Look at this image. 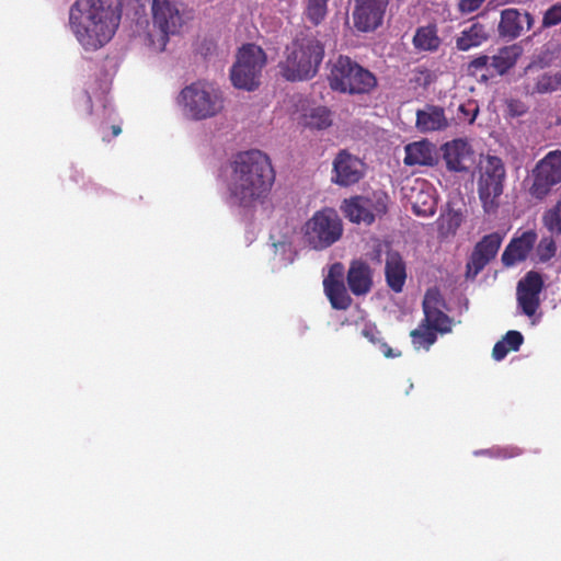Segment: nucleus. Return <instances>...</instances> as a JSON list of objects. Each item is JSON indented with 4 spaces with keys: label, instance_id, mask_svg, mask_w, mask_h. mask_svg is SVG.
<instances>
[{
    "label": "nucleus",
    "instance_id": "12",
    "mask_svg": "<svg viewBox=\"0 0 561 561\" xmlns=\"http://www.w3.org/2000/svg\"><path fill=\"white\" fill-rule=\"evenodd\" d=\"M366 174V163L346 149L340 150L332 163L331 181L341 186L348 187L357 184Z\"/></svg>",
    "mask_w": 561,
    "mask_h": 561
},
{
    "label": "nucleus",
    "instance_id": "16",
    "mask_svg": "<svg viewBox=\"0 0 561 561\" xmlns=\"http://www.w3.org/2000/svg\"><path fill=\"white\" fill-rule=\"evenodd\" d=\"M502 236L499 232H492L484 236L473 248V251L467 262V277L474 278L484 267L496 256L502 244Z\"/></svg>",
    "mask_w": 561,
    "mask_h": 561
},
{
    "label": "nucleus",
    "instance_id": "30",
    "mask_svg": "<svg viewBox=\"0 0 561 561\" xmlns=\"http://www.w3.org/2000/svg\"><path fill=\"white\" fill-rule=\"evenodd\" d=\"M437 332L430 327H423V322H420L419 328L412 330L410 336L415 347L428 350L436 342Z\"/></svg>",
    "mask_w": 561,
    "mask_h": 561
},
{
    "label": "nucleus",
    "instance_id": "2",
    "mask_svg": "<svg viewBox=\"0 0 561 561\" xmlns=\"http://www.w3.org/2000/svg\"><path fill=\"white\" fill-rule=\"evenodd\" d=\"M122 12V0H77L69 12L70 28L85 50L94 51L112 39Z\"/></svg>",
    "mask_w": 561,
    "mask_h": 561
},
{
    "label": "nucleus",
    "instance_id": "47",
    "mask_svg": "<svg viewBox=\"0 0 561 561\" xmlns=\"http://www.w3.org/2000/svg\"><path fill=\"white\" fill-rule=\"evenodd\" d=\"M363 335L365 337H367L369 341L374 342V333H373L371 329H368V328L364 329L363 330Z\"/></svg>",
    "mask_w": 561,
    "mask_h": 561
},
{
    "label": "nucleus",
    "instance_id": "7",
    "mask_svg": "<svg viewBox=\"0 0 561 561\" xmlns=\"http://www.w3.org/2000/svg\"><path fill=\"white\" fill-rule=\"evenodd\" d=\"M343 232L342 220L333 208H323L304 226L306 243L314 250H323L336 242Z\"/></svg>",
    "mask_w": 561,
    "mask_h": 561
},
{
    "label": "nucleus",
    "instance_id": "41",
    "mask_svg": "<svg viewBox=\"0 0 561 561\" xmlns=\"http://www.w3.org/2000/svg\"><path fill=\"white\" fill-rule=\"evenodd\" d=\"M491 62V58L486 55H480L473 58L467 66V71L469 75H477L478 71L486 68V66Z\"/></svg>",
    "mask_w": 561,
    "mask_h": 561
},
{
    "label": "nucleus",
    "instance_id": "8",
    "mask_svg": "<svg viewBox=\"0 0 561 561\" xmlns=\"http://www.w3.org/2000/svg\"><path fill=\"white\" fill-rule=\"evenodd\" d=\"M265 64L266 55L260 46L243 45L230 71L232 84L238 89L255 90L260 84V75Z\"/></svg>",
    "mask_w": 561,
    "mask_h": 561
},
{
    "label": "nucleus",
    "instance_id": "31",
    "mask_svg": "<svg viewBox=\"0 0 561 561\" xmlns=\"http://www.w3.org/2000/svg\"><path fill=\"white\" fill-rule=\"evenodd\" d=\"M542 224L551 233L561 234V209L557 204L543 213Z\"/></svg>",
    "mask_w": 561,
    "mask_h": 561
},
{
    "label": "nucleus",
    "instance_id": "23",
    "mask_svg": "<svg viewBox=\"0 0 561 561\" xmlns=\"http://www.w3.org/2000/svg\"><path fill=\"white\" fill-rule=\"evenodd\" d=\"M488 39L489 33L485 26L476 22L460 32L459 36L456 38V48L460 51H467L481 46Z\"/></svg>",
    "mask_w": 561,
    "mask_h": 561
},
{
    "label": "nucleus",
    "instance_id": "1",
    "mask_svg": "<svg viewBox=\"0 0 561 561\" xmlns=\"http://www.w3.org/2000/svg\"><path fill=\"white\" fill-rule=\"evenodd\" d=\"M275 181L267 154L260 150L239 152L230 162L227 187L230 199L239 207L252 208L263 203Z\"/></svg>",
    "mask_w": 561,
    "mask_h": 561
},
{
    "label": "nucleus",
    "instance_id": "18",
    "mask_svg": "<svg viewBox=\"0 0 561 561\" xmlns=\"http://www.w3.org/2000/svg\"><path fill=\"white\" fill-rule=\"evenodd\" d=\"M346 282L354 296H366L374 285L371 267L362 260L352 261L346 274Z\"/></svg>",
    "mask_w": 561,
    "mask_h": 561
},
{
    "label": "nucleus",
    "instance_id": "36",
    "mask_svg": "<svg viewBox=\"0 0 561 561\" xmlns=\"http://www.w3.org/2000/svg\"><path fill=\"white\" fill-rule=\"evenodd\" d=\"M436 202L432 195H427L426 201H422L420 205L419 198L413 203V210L416 215H433L435 213Z\"/></svg>",
    "mask_w": 561,
    "mask_h": 561
},
{
    "label": "nucleus",
    "instance_id": "39",
    "mask_svg": "<svg viewBox=\"0 0 561 561\" xmlns=\"http://www.w3.org/2000/svg\"><path fill=\"white\" fill-rule=\"evenodd\" d=\"M462 222V216L458 211H449L443 217V227H446L448 232L455 233Z\"/></svg>",
    "mask_w": 561,
    "mask_h": 561
},
{
    "label": "nucleus",
    "instance_id": "32",
    "mask_svg": "<svg viewBox=\"0 0 561 561\" xmlns=\"http://www.w3.org/2000/svg\"><path fill=\"white\" fill-rule=\"evenodd\" d=\"M433 79L434 77L432 71L426 67L421 66L412 69L409 77V82L414 88L426 89L433 82Z\"/></svg>",
    "mask_w": 561,
    "mask_h": 561
},
{
    "label": "nucleus",
    "instance_id": "25",
    "mask_svg": "<svg viewBox=\"0 0 561 561\" xmlns=\"http://www.w3.org/2000/svg\"><path fill=\"white\" fill-rule=\"evenodd\" d=\"M332 123V112L325 106L312 107L301 117V124L311 130L327 129Z\"/></svg>",
    "mask_w": 561,
    "mask_h": 561
},
{
    "label": "nucleus",
    "instance_id": "20",
    "mask_svg": "<svg viewBox=\"0 0 561 561\" xmlns=\"http://www.w3.org/2000/svg\"><path fill=\"white\" fill-rule=\"evenodd\" d=\"M443 158L446 167L453 172H463L468 170L467 162L471 158V148L463 139H454L443 146Z\"/></svg>",
    "mask_w": 561,
    "mask_h": 561
},
{
    "label": "nucleus",
    "instance_id": "3",
    "mask_svg": "<svg viewBox=\"0 0 561 561\" xmlns=\"http://www.w3.org/2000/svg\"><path fill=\"white\" fill-rule=\"evenodd\" d=\"M324 57V46L314 36H297L286 47L285 59L280 61L282 76L288 81H304L313 78Z\"/></svg>",
    "mask_w": 561,
    "mask_h": 561
},
{
    "label": "nucleus",
    "instance_id": "43",
    "mask_svg": "<svg viewBox=\"0 0 561 561\" xmlns=\"http://www.w3.org/2000/svg\"><path fill=\"white\" fill-rule=\"evenodd\" d=\"M508 113L513 117L522 116L526 113V106L520 101L512 100L508 105Z\"/></svg>",
    "mask_w": 561,
    "mask_h": 561
},
{
    "label": "nucleus",
    "instance_id": "11",
    "mask_svg": "<svg viewBox=\"0 0 561 561\" xmlns=\"http://www.w3.org/2000/svg\"><path fill=\"white\" fill-rule=\"evenodd\" d=\"M389 7V0H353V27L359 33H371L379 28Z\"/></svg>",
    "mask_w": 561,
    "mask_h": 561
},
{
    "label": "nucleus",
    "instance_id": "46",
    "mask_svg": "<svg viewBox=\"0 0 561 561\" xmlns=\"http://www.w3.org/2000/svg\"><path fill=\"white\" fill-rule=\"evenodd\" d=\"M382 347H383V355L388 358H392V357L400 355V353H394L393 350L390 346H388L387 344H383Z\"/></svg>",
    "mask_w": 561,
    "mask_h": 561
},
{
    "label": "nucleus",
    "instance_id": "35",
    "mask_svg": "<svg viewBox=\"0 0 561 561\" xmlns=\"http://www.w3.org/2000/svg\"><path fill=\"white\" fill-rule=\"evenodd\" d=\"M536 90L539 93H548L560 90L559 83L556 80V73L552 76H542L536 84Z\"/></svg>",
    "mask_w": 561,
    "mask_h": 561
},
{
    "label": "nucleus",
    "instance_id": "27",
    "mask_svg": "<svg viewBox=\"0 0 561 561\" xmlns=\"http://www.w3.org/2000/svg\"><path fill=\"white\" fill-rule=\"evenodd\" d=\"M530 249V242H527L524 239H513L502 253L501 260L503 265L511 267L516 263L525 261Z\"/></svg>",
    "mask_w": 561,
    "mask_h": 561
},
{
    "label": "nucleus",
    "instance_id": "45",
    "mask_svg": "<svg viewBox=\"0 0 561 561\" xmlns=\"http://www.w3.org/2000/svg\"><path fill=\"white\" fill-rule=\"evenodd\" d=\"M522 455V449L518 447L504 448L499 453L503 458H512Z\"/></svg>",
    "mask_w": 561,
    "mask_h": 561
},
{
    "label": "nucleus",
    "instance_id": "5",
    "mask_svg": "<svg viewBox=\"0 0 561 561\" xmlns=\"http://www.w3.org/2000/svg\"><path fill=\"white\" fill-rule=\"evenodd\" d=\"M506 170L504 162L496 156H488L480 168L478 195L484 213L496 214L504 191Z\"/></svg>",
    "mask_w": 561,
    "mask_h": 561
},
{
    "label": "nucleus",
    "instance_id": "6",
    "mask_svg": "<svg viewBox=\"0 0 561 561\" xmlns=\"http://www.w3.org/2000/svg\"><path fill=\"white\" fill-rule=\"evenodd\" d=\"M180 102L195 119L216 116L224 108V99L219 90L211 84L195 82L180 93Z\"/></svg>",
    "mask_w": 561,
    "mask_h": 561
},
{
    "label": "nucleus",
    "instance_id": "37",
    "mask_svg": "<svg viewBox=\"0 0 561 561\" xmlns=\"http://www.w3.org/2000/svg\"><path fill=\"white\" fill-rule=\"evenodd\" d=\"M556 243L552 239L542 240L538 245V254L541 262H547L556 254Z\"/></svg>",
    "mask_w": 561,
    "mask_h": 561
},
{
    "label": "nucleus",
    "instance_id": "4",
    "mask_svg": "<svg viewBox=\"0 0 561 561\" xmlns=\"http://www.w3.org/2000/svg\"><path fill=\"white\" fill-rule=\"evenodd\" d=\"M328 81L333 91L352 95L369 93L377 85L373 72L344 55L331 62Z\"/></svg>",
    "mask_w": 561,
    "mask_h": 561
},
{
    "label": "nucleus",
    "instance_id": "34",
    "mask_svg": "<svg viewBox=\"0 0 561 561\" xmlns=\"http://www.w3.org/2000/svg\"><path fill=\"white\" fill-rule=\"evenodd\" d=\"M459 112V119L463 122H468L469 124H472L476 121V117L479 113V107L473 102H468L466 104H460L458 107Z\"/></svg>",
    "mask_w": 561,
    "mask_h": 561
},
{
    "label": "nucleus",
    "instance_id": "49",
    "mask_svg": "<svg viewBox=\"0 0 561 561\" xmlns=\"http://www.w3.org/2000/svg\"><path fill=\"white\" fill-rule=\"evenodd\" d=\"M556 80H557V83H559V87L561 90V70L556 72Z\"/></svg>",
    "mask_w": 561,
    "mask_h": 561
},
{
    "label": "nucleus",
    "instance_id": "42",
    "mask_svg": "<svg viewBox=\"0 0 561 561\" xmlns=\"http://www.w3.org/2000/svg\"><path fill=\"white\" fill-rule=\"evenodd\" d=\"M485 0H459L458 10L462 14H469L477 11Z\"/></svg>",
    "mask_w": 561,
    "mask_h": 561
},
{
    "label": "nucleus",
    "instance_id": "9",
    "mask_svg": "<svg viewBox=\"0 0 561 561\" xmlns=\"http://www.w3.org/2000/svg\"><path fill=\"white\" fill-rule=\"evenodd\" d=\"M389 202V195L377 190L366 196L356 195L344 199L342 210L352 222L371 225L376 218L387 214Z\"/></svg>",
    "mask_w": 561,
    "mask_h": 561
},
{
    "label": "nucleus",
    "instance_id": "19",
    "mask_svg": "<svg viewBox=\"0 0 561 561\" xmlns=\"http://www.w3.org/2000/svg\"><path fill=\"white\" fill-rule=\"evenodd\" d=\"M385 278L387 286L393 293H401L407 280V264L396 250H388L385 260Z\"/></svg>",
    "mask_w": 561,
    "mask_h": 561
},
{
    "label": "nucleus",
    "instance_id": "26",
    "mask_svg": "<svg viewBox=\"0 0 561 561\" xmlns=\"http://www.w3.org/2000/svg\"><path fill=\"white\" fill-rule=\"evenodd\" d=\"M324 294L334 310H347L353 299L347 293V288L344 283H329L323 286Z\"/></svg>",
    "mask_w": 561,
    "mask_h": 561
},
{
    "label": "nucleus",
    "instance_id": "48",
    "mask_svg": "<svg viewBox=\"0 0 561 561\" xmlns=\"http://www.w3.org/2000/svg\"><path fill=\"white\" fill-rule=\"evenodd\" d=\"M111 130H112V136L113 137H116V136H118L122 133V128H121L119 125H112L111 126Z\"/></svg>",
    "mask_w": 561,
    "mask_h": 561
},
{
    "label": "nucleus",
    "instance_id": "33",
    "mask_svg": "<svg viewBox=\"0 0 561 561\" xmlns=\"http://www.w3.org/2000/svg\"><path fill=\"white\" fill-rule=\"evenodd\" d=\"M561 23V2L551 5L542 16L541 27L549 28Z\"/></svg>",
    "mask_w": 561,
    "mask_h": 561
},
{
    "label": "nucleus",
    "instance_id": "50",
    "mask_svg": "<svg viewBox=\"0 0 561 561\" xmlns=\"http://www.w3.org/2000/svg\"><path fill=\"white\" fill-rule=\"evenodd\" d=\"M102 139H103L104 141H108V140H110V138H107L106 136H103V138H102Z\"/></svg>",
    "mask_w": 561,
    "mask_h": 561
},
{
    "label": "nucleus",
    "instance_id": "10",
    "mask_svg": "<svg viewBox=\"0 0 561 561\" xmlns=\"http://www.w3.org/2000/svg\"><path fill=\"white\" fill-rule=\"evenodd\" d=\"M559 183H561V150H553L539 160L533 169L528 193L533 198L542 201Z\"/></svg>",
    "mask_w": 561,
    "mask_h": 561
},
{
    "label": "nucleus",
    "instance_id": "14",
    "mask_svg": "<svg viewBox=\"0 0 561 561\" xmlns=\"http://www.w3.org/2000/svg\"><path fill=\"white\" fill-rule=\"evenodd\" d=\"M545 288L542 275L537 271L527 272L517 283L516 300L522 313L533 317L540 307V294Z\"/></svg>",
    "mask_w": 561,
    "mask_h": 561
},
{
    "label": "nucleus",
    "instance_id": "24",
    "mask_svg": "<svg viewBox=\"0 0 561 561\" xmlns=\"http://www.w3.org/2000/svg\"><path fill=\"white\" fill-rule=\"evenodd\" d=\"M522 51V47L517 44L504 46L491 57L490 67L495 73L503 76L516 65Z\"/></svg>",
    "mask_w": 561,
    "mask_h": 561
},
{
    "label": "nucleus",
    "instance_id": "21",
    "mask_svg": "<svg viewBox=\"0 0 561 561\" xmlns=\"http://www.w3.org/2000/svg\"><path fill=\"white\" fill-rule=\"evenodd\" d=\"M448 126L443 107L427 105L416 112V127L422 133L442 130Z\"/></svg>",
    "mask_w": 561,
    "mask_h": 561
},
{
    "label": "nucleus",
    "instance_id": "15",
    "mask_svg": "<svg viewBox=\"0 0 561 561\" xmlns=\"http://www.w3.org/2000/svg\"><path fill=\"white\" fill-rule=\"evenodd\" d=\"M446 304L438 288H428L424 295L422 308L424 312L423 327H430L439 333L451 331L453 320L444 312Z\"/></svg>",
    "mask_w": 561,
    "mask_h": 561
},
{
    "label": "nucleus",
    "instance_id": "40",
    "mask_svg": "<svg viewBox=\"0 0 561 561\" xmlns=\"http://www.w3.org/2000/svg\"><path fill=\"white\" fill-rule=\"evenodd\" d=\"M503 342H505L506 346L511 351H518L520 345L524 342V336L519 331L511 330L508 331L504 337L502 339Z\"/></svg>",
    "mask_w": 561,
    "mask_h": 561
},
{
    "label": "nucleus",
    "instance_id": "29",
    "mask_svg": "<svg viewBox=\"0 0 561 561\" xmlns=\"http://www.w3.org/2000/svg\"><path fill=\"white\" fill-rule=\"evenodd\" d=\"M329 0H305L304 14L313 25H319L328 14Z\"/></svg>",
    "mask_w": 561,
    "mask_h": 561
},
{
    "label": "nucleus",
    "instance_id": "17",
    "mask_svg": "<svg viewBox=\"0 0 561 561\" xmlns=\"http://www.w3.org/2000/svg\"><path fill=\"white\" fill-rule=\"evenodd\" d=\"M534 25V18L526 11H519L515 8L504 9L501 12L497 26L499 35L503 38L515 39L519 37L525 30H530Z\"/></svg>",
    "mask_w": 561,
    "mask_h": 561
},
{
    "label": "nucleus",
    "instance_id": "22",
    "mask_svg": "<svg viewBox=\"0 0 561 561\" xmlns=\"http://www.w3.org/2000/svg\"><path fill=\"white\" fill-rule=\"evenodd\" d=\"M404 163L407 165H434L436 154L434 146L427 141H416L405 147Z\"/></svg>",
    "mask_w": 561,
    "mask_h": 561
},
{
    "label": "nucleus",
    "instance_id": "28",
    "mask_svg": "<svg viewBox=\"0 0 561 561\" xmlns=\"http://www.w3.org/2000/svg\"><path fill=\"white\" fill-rule=\"evenodd\" d=\"M413 45L419 50L435 51L440 46V38L437 35L435 25L421 26L413 37Z\"/></svg>",
    "mask_w": 561,
    "mask_h": 561
},
{
    "label": "nucleus",
    "instance_id": "13",
    "mask_svg": "<svg viewBox=\"0 0 561 561\" xmlns=\"http://www.w3.org/2000/svg\"><path fill=\"white\" fill-rule=\"evenodd\" d=\"M151 12L153 26L161 33L160 42L163 49L169 36L180 31L183 18L176 3L172 0H152Z\"/></svg>",
    "mask_w": 561,
    "mask_h": 561
},
{
    "label": "nucleus",
    "instance_id": "44",
    "mask_svg": "<svg viewBox=\"0 0 561 561\" xmlns=\"http://www.w3.org/2000/svg\"><path fill=\"white\" fill-rule=\"evenodd\" d=\"M510 351L511 350L506 346L505 342H503L501 340L495 343L493 351H492V356L496 360H502L503 358H505V356L507 355V353Z\"/></svg>",
    "mask_w": 561,
    "mask_h": 561
},
{
    "label": "nucleus",
    "instance_id": "38",
    "mask_svg": "<svg viewBox=\"0 0 561 561\" xmlns=\"http://www.w3.org/2000/svg\"><path fill=\"white\" fill-rule=\"evenodd\" d=\"M331 282L344 283V266L341 263H334L330 267L328 275L323 279V286H327Z\"/></svg>",
    "mask_w": 561,
    "mask_h": 561
}]
</instances>
